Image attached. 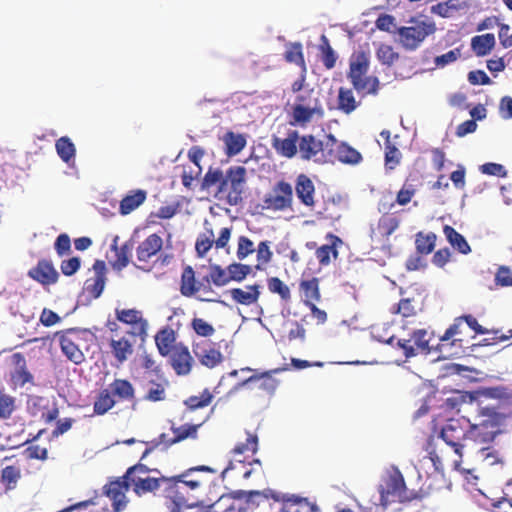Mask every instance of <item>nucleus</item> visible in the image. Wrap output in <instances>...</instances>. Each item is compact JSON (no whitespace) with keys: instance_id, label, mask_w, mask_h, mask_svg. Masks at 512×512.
<instances>
[{"instance_id":"nucleus-34","label":"nucleus","mask_w":512,"mask_h":512,"mask_svg":"<svg viewBox=\"0 0 512 512\" xmlns=\"http://www.w3.org/2000/svg\"><path fill=\"white\" fill-rule=\"evenodd\" d=\"M360 102H358L353 94L352 89L340 87L337 97V109L342 113L349 115L354 112Z\"/></svg>"},{"instance_id":"nucleus-6","label":"nucleus","mask_w":512,"mask_h":512,"mask_svg":"<svg viewBox=\"0 0 512 512\" xmlns=\"http://www.w3.org/2000/svg\"><path fill=\"white\" fill-rule=\"evenodd\" d=\"M504 416L495 407H480L478 411V422L472 424L475 438L483 436L484 441H493L500 433V426Z\"/></svg>"},{"instance_id":"nucleus-38","label":"nucleus","mask_w":512,"mask_h":512,"mask_svg":"<svg viewBox=\"0 0 512 512\" xmlns=\"http://www.w3.org/2000/svg\"><path fill=\"white\" fill-rule=\"evenodd\" d=\"M443 232L449 243L460 253L468 254L471 251V248L464 236L457 232L452 226L445 225Z\"/></svg>"},{"instance_id":"nucleus-24","label":"nucleus","mask_w":512,"mask_h":512,"mask_svg":"<svg viewBox=\"0 0 512 512\" xmlns=\"http://www.w3.org/2000/svg\"><path fill=\"white\" fill-rule=\"evenodd\" d=\"M164 480H167V477L133 476L132 479H129V482L130 485H133V491L138 496L155 492L158 489L161 490V495L163 496Z\"/></svg>"},{"instance_id":"nucleus-60","label":"nucleus","mask_w":512,"mask_h":512,"mask_svg":"<svg viewBox=\"0 0 512 512\" xmlns=\"http://www.w3.org/2000/svg\"><path fill=\"white\" fill-rule=\"evenodd\" d=\"M255 252L254 243L247 236H240L238 238V247H237V258L239 260H244L249 255Z\"/></svg>"},{"instance_id":"nucleus-54","label":"nucleus","mask_w":512,"mask_h":512,"mask_svg":"<svg viewBox=\"0 0 512 512\" xmlns=\"http://www.w3.org/2000/svg\"><path fill=\"white\" fill-rule=\"evenodd\" d=\"M258 450V437L255 434L248 433L246 441L244 443H238L232 449L233 455L244 454L246 452H251L255 454Z\"/></svg>"},{"instance_id":"nucleus-41","label":"nucleus","mask_w":512,"mask_h":512,"mask_svg":"<svg viewBox=\"0 0 512 512\" xmlns=\"http://www.w3.org/2000/svg\"><path fill=\"white\" fill-rule=\"evenodd\" d=\"M17 410V400L14 396L5 392L4 388H0V419L8 420Z\"/></svg>"},{"instance_id":"nucleus-43","label":"nucleus","mask_w":512,"mask_h":512,"mask_svg":"<svg viewBox=\"0 0 512 512\" xmlns=\"http://www.w3.org/2000/svg\"><path fill=\"white\" fill-rule=\"evenodd\" d=\"M353 88L364 95H377L380 89V81L376 76H365L359 79L358 84H352Z\"/></svg>"},{"instance_id":"nucleus-37","label":"nucleus","mask_w":512,"mask_h":512,"mask_svg":"<svg viewBox=\"0 0 512 512\" xmlns=\"http://www.w3.org/2000/svg\"><path fill=\"white\" fill-rule=\"evenodd\" d=\"M420 310V307L413 298H402L399 303L393 307L391 312L400 314L405 324H407L410 322L408 319L416 317Z\"/></svg>"},{"instance_id":"nucleus-2","label":"nucleus","mask_w":512,"mask_h":512,"mask_svg":"<svg viewBox=\"0 0 512 512\" xmlns=\"http://www.w3.org/2000/svg\"><path fill=\"white\" fill-rule=\"evenodd\" d=\"M134 385L127 379L115 378L105 389H102L93 404L95 415H104L117 403L135 402Z\"/></svg>"},{"instance_id":"nucleus-36","label":"nucleus","mask_w":512,"mask_h":512,"mask_svg":"<svg viewBox=\"0 0 512 512\" xmlns=\"http://www.w3.org/2000/svg\"><path fill=\"white\" fill-rule=\"evenodd\" d=\"M175 332L171 328H163L155 336V343L159 353L162 356L169 355L175 347Z\"/></svg>"},{"instance_id":"nucleus-49","label":"nucleus","mask_w":512,"mask_h":512,"mask_svg":"<svg viewBox=\"0 0 512 512\" xmlns=\"http://www.w3.org/2000/svg\"><path fill=\"white\" fill-rule=\"evenodd\" d=\"M436 235L434 233L424 234L419 232L416 234L415 245L417 252L422 255L430 254L435 247Z\"/></svg>"},{"instance_id":"nucleus-39","label":"nucleus","mask_w":512,"mask_h":512,"mask_svg":"<svg viewBox=\"0 0 512 512\" xmlns=\"http://www.w3.org/2000/svg\"><path fill=\"white\" fill-rule=\"evenodd\" d=\"M381 136L386 138V141H385V166L388 169L392 170L400 163L401 152L395 145H393L391 143L389 131H382Z\"/></svg>"},{"instance_id":"nucleus-33","label":"nucleus","mask_w":512,"mask_h":512,"mask_svg":"<svg viewBox=\"0 0 512 512\" xmlns=\"http://www.w3.org/2000/svg\"><path fill=\"white\" fill-rule=\"evenodd\" d=\"M496 40L492 33L474 36L471 39V48L478 57L488 55L495 47Z\"/></svg>"},{"instance_id":"nucleus-18","label":"nucleus","mask_w":512,"mask_h":512,"mask_svg":"<svg viewBox=\"0 0 512 512\" xmlns=\"http://www.w3.org/2000/svg\"><path fill=\"white\" fill-rule=\"evenodd\" d=\"M335 158L345 164H358L362 160V155L356 149L351 147L345 142H337L336 138L332 135H326V148H329V154L334 151Z\"/></svg>"},{"instance_id":"nucleus-47","label":"nucleus","mask_w":512,"mask_h":512,"mask_svg":"<svg viewBox=\"0 0 512 512\" xmlns=\"http://www.w3.org/2000/svg\"><path fill=\"white\" fill-rule=\"evenodd\" d=\"M10 382L13 389L23 388L26 384L34 385V377L27 367H22L11 372Z\"/></svg>"},{"instance_id":"nucleus-50","label":"nucleus","mask_w":512,"mask_h":512,"mask_svg":"<svg viewBox=\"0 0 512 512\" xmlns=\"http://www.w3.org/2000/svg\"><path fill=\"white\" fill-rule=\"evenodd\" d=\"M400 220L393 215H383L380 217L377 225V230L382 237H389L399 227Z\"/></svg>"},{"instance_id":"nucleus-15","label":"nucleus","mask_w":512,"mask_h":512,"mask_svg":"<svg viewBox=\"0 0 512 512\" xmlns=\"http://www.w3.org/2000/svg\"><path fill=\"white\" fill-rule=\"evenodd\" d=\"M115 316L119 322L130 326L126 332L139 336L142 340L147 336L148 321L142 312L137 309H115Z\"/></svg>"},{"instance_id":"nucleus-28","label":"nucleus","mask_w":512,"mask_h":512,"mask_svg":"<svg viewBox=\"0 0 512 512\" xmlns=\"http://www.w3.org/2000/svg\"><path fill=\"white\" fill-rule=\"evenodd\" d=\"M204 282H198L193 268L186 266L181 274L180 292L185 297H192L202 289L205 291L210 290V286L205 285Z\"/></svg>"},{"instance_id":"nucleus-25","label":"nucleus","mask_w":512,"mask_h":512,"mask_svg":"<svg viewBox=\"0 0 512 512\" xmlns=\"http://www.w3.org/2000/svg\"><path fill=\"white\" fill-rule=\"evenodd\" d=\"M261 285H247L245 288H232L228 291L234 303L243 306L257 304L261 295Z\"/></svg>"},{"instance_id":"nucleus-3","label":"nucleus","mask_w":512,"mask_h":512,"mask_svg":"<svg viewBox=\"0 0 512 512\" xmlns=\"http://www.w3.org/2000/svg\"><path fill=\"white\" fill-rule=\"evenodd\" d=\"M408 24L397 29L399 43L408 51L418 49L425 39L436 31L435 23L429 19L412 17Z\"/></svg>"},{"instance_id":"nucleus-13","label":"nucleus","mask_w":512,"mask_h":512,"mask_svg":"<svg viewBox=\"0 0 512 512\" xmlns=\"http://www.w3.org/2000/svg\"><path fill=\"white\" fill-rule=\"evenodd\" d=\"M55 337H58L61 351L69 361L76 365L85 361V355L78 345L80 336L76 329L71 328L64 331H58L55 333Z\"/></svg>"},{"instance_id":"nucleus-59","label":"nucleus","mask_w":512,"mask_h":512,"mask_svg":"<svg viewBox=\"0 0 512 512\" xmlns=\"http://www.w3.org/2000/svg\"><path fill=\"white\" fill-rule=\"evenodd\" d=\"M191 327L201 337H210L215 333V328L202 318L192 319Z\"/></svg>"},{"instance_id":"nucleus-52","label":"nucleus","mask_w":512,"mask_h":512,"mask_svg":"<svg viewBox=\"0 0 512 512\" xmlns=\"http://www.w3.org/2000/svg\"><path fill=\"white\" fill-rule=\"evenodd\" d=\"M267 286L271 293L278 294L280 298L288 302L291 299L290 288L278 277H270L267 279Z\"/></svg>"},{"instance_id":"nucleus-44","label":"nucleus","mask_w":512,"mask_h":512,"mask_svg":"<svg viewBox=\"0 0 512 512\" xmlns=\"http://www.w3.org/2000/svg\"><path fill=\"white\" fill-rule=\"evenodd\" d=\"M225 180V175L219 168L210 167L201 183L202 189H209L212 186L218 184V192L223 193L224 189H222V182Z\"/></svg>"},{"instance_id":"nucleus-11","label":"nucleus","mask_w":512,"mask_h":512,"mask_svg":"<svg viewBox=\"0 0 512 512\" xmlns=\"http://www.w3.org/2000/svg\"><path fill=\"white\" fill-rule=\"evenodd\" d=\"M325 150L329 151V148H326V142L317 139L314 135H299L298 153L302 160L323 162L327 158Z\"/></svg>"},{"instance_id":"nucleus-56","label":"nucleus","mask_w":512,"mask_h":512,"mask_svg":"<svg viewBox=\"0 0 512 512\" xmlns=\"http://www.w3.org/2000/svg\"><path fill=\"white\" fill-rule=\"evenodd\" d=\"M227 268H228L227 275L229 276L230 281L241 282L251 272V267L249 265L241 264V263H232V264L228 265Z\"/></svg>"},{"instance_id":"nucleus-20","label":"nucleus","mask_w":512,"mask_h":512,"mask_svg":"<svg viewBox=\"0 0 512 512\" xmlns=\"http://www.w3.org/2000/svg\"><path fill=\"white\" fill-rule=\"evenodd\" d=\"M129 486V479H125L124 476L105 485V494L112 501L114 512H120L126 507L127 498L125 494L128 491Z\"/></svg>"},{"instance_id":"nucleus-1","label":"nucleus","mask_w":512,"mask_h":512,"mask_svg":"<svg viewBox=\"0 0 512 512\" xmlns=\"http://www.w3.org/2000/svg\"><path fill=\"white\" fill-rule=\"evenodd\" d=\"M196 472L216 473L210 466L199 465L190 467L179 475L164 480L165 505L170 512H181L183 509L203 507L198 492L206 484V480L195 476Z\"/></svg>"},{"instance_id":"nucleus-5","label":"nucleus","mask_w":512,"mask_h":512,"mask_svg":"<svg viewBox=\"0 0 512 512\" xmlns=\"http://www.w3.org/2000/svg\"><path fill=\"white\" fill-rule=\"evenodd\" d=\"M468 437L475 438L472 424L465 417L451 418L441 430V438L451 447L459 456L462 455V442Z\"/></svg>"},{"instance_id":"nucleus-63","label":"nucleus","mask_w":512,"mask_h":512,"mask_svg":"<svg viewBox=\"0 0 512 512\" xmlns=\"http://www.w3.org/2000/svg\"><path fill=\"white\" fill-rule=\"evenodd\" d=\"M480 395L487 399H508L509 392L508 389L502 386L498 387H488L482 389Z\"/></svg>"},{"instance_id":"nucleus-55","label":"nucleus","mask_w":512,"mask_h":512,"mask_svg":"<svg viewBox=\"0 0 512 512\" xmlns=\"http://www.w3.org/2000/svg\"><path fill=\"white\" fill-rule=\"evenodd\" d=\"M376 55L378 60L387 66H392L399 59V54L394 51L393 47L386 44L379 46Z\"/></svg>"},{"instance_id":"nucleus-16","label":"nucleus","mask_w":512,"mask_h":512,"mask_svg":"<svg viewBox=\"0 0 512 512\" xmlns=\"http://www.w3.org/2000/svg\"><path fill=\"white\" fill-rule=\"evenodd\" d=\"M193 353L198 361L207 368H214L223 362V355L217 343L201 340L193 344Z\"/></svg>"},{"instance_id":"nucleus-4","label":"nucleus","mask_w":512,"mask_h":512,"mask_svg":"<svg viewBox=\"0 0 512 512\" xmlns=\"http://www.w3.org/2000/svg\"><path fill=\"white\" fill-rule=\"evenodd\" d=\"M379 493L380 503L384 508L394 502L405 503L424 497L419 492L407 490L404 477L399 470L388 476L384 484L380 486Z\"/></svg>"},{"instance_id":"nucleus-26","label":"nucleus","mask_w":512,"mask_h":512,"mask_svg":"<svg viewBox=\"0 0 512 512\" xmlns=\"http://www.w3.org/2000/svg\"><path fill=\"white\" fill-rule=\"evenodd\" d=\"M171 365L178 375H187L192 368L193 358L186 346L175 345L170 353Z\"/></svg>"},{"instance_id":"nucleus-19","label":"nucleus","mask_w":512,"mask_h":512,"mask_svg":"<svg viewBox=\"0 0 512 512\" xmlns=\"http://www.w3.org/2000/svg\"><path fill=\"white\" fill-rule=\"evenodd\" d=\"M325 239L327 244L319 246L315 251V257L321 267H327L332 263V260H337L339 257V248L343 246V240L333 234L327 233Z\"/></svg>"},{"instance_id":"nucleus-30","label":"nucleus","mask_w":512,"mask_h":512,"mask_svg":"<svg viewBox=\"0 0 512 512\" xmlns=\"http://www.w3.org/2000/svg\"><path fill=\"white\" fill-rule=\"evenodd\" d=\"M304 305H312L321 301L320 280L316 277L303 279L299 283Z\"/></svg>"},{"instance_id":"nucleus-45","label":"nucleus","mask_w":512,"mask_h":512,"mask_svg":"<svg viewBox=\"0 0 512 512\" xmlns=\"http://www.w3.org/2000/svg\"><path fill=\"white\" fill-rule=\"evenodd\" d=\"M368 70V62L366 58L361 55L358 56L356 61L350 63L348 78L352 84H358L359 79L365 77Z\"/></svg>"},{"instance_id":"nucleus-57","label":"nucleus","mask_w":512,"mask_h":512,"mask_svg":"<svg viewBox=\"0 0 512 512\" xmlns=\"http://www.w3.org/2000/svg\"><path fill=\"white\" fill-rule=\"evenodd\" d=\"M417 192V188L414 184L405 181L401 189L396 195V203L400 206L407 205Z\"/></svg>"},{"instance_id":"nucleus-12","label":"nucleus","mask_w":512,"mask_h":512,"mask_svg":"<svg viewBox=\"0 0 512 512\" xmlns=\"http://www.w3.org/2000/svg\"><path fill=\"white\" fill-rule=\"evenodd\" d=\"M232 233L231 227H223L217 239H215L214 232L211 228H205L203 233H200L196 239L195 250L199 257H204L207 252L215 244L216 249L225 248L230 240Z\"/></svg>"},{"instance_id":"nucleus-27","label":"nucleus","mask_w":512,"mask_h":512,"mask_svg":"<svg viewBox=\"0 0 512 512\" xmlns=\"http://www.w3.org/2000/svg\"><path fill=\"white\" fill-rule=\"evenodd\" d=\"M295 192L300 202L309 208L315 205V186L306 174H299L295 181Z\"/></svg>"},{"instance_id":"nucleus-35","label":"nucleus","mask_w":512,"mask_h":512,"mask_svg":"<svg viewBox=\"0 0 512 512\" xmlns=\"http://www.w3.org/2000/svg\"><path fill=\"white\" fill-rule=\"evenodd\" d=\"M242 497L245 498L246 509L257 508L261 502H264L270 498L278 500V497L271 489H265L263 491L251 490V491H240Z\"/></svg>"},{"instance_id":"nucleus-48","label":"nucleus","mask_w":512,"mask_h":512,"mask_svg":"<svg viewBox=\"0 0 512 512\" xmlns=\"http://www.w3.org/2000/svg\"><path fill=\"white\" fill-rule=\"evenodd\" d=\"M57 154L66 163H69L75 157V146L70 138L63 136L55 144Z\"/></svg>"},{"instance_id":"nucleus-29","label":"nucleus","mask_w":512,"mask_h":512,"mask_svg":"<svg viewBox=\"0 0 512 512\" xmlns=\"http://www.w3.org/2000/svg\"><path fill=\"white\" fill-rule=\"evenodd\" d=\"M278 380L272 377L270 372H264L262 374H255L246 379L241 383L243 386H252L264 393L271 395L275 392L278 387Z\"/></svg>"},{"instance_id":"nucleus-8","label":"nucleus","mask_w":512,"mask_h":512,"mask_svg":"<svg viewBox=\"0 0 512 512\" xmlns=\"http://www.w3.org/2000/svg\"><path fill=\"white\" fill-rule=\"evenodd\" d=\"M432 339V334L426 329H416L409 338H402L397 341V346L403 351L404 356L409 359L418 354H429L431 348L429 343Z\"/></svg>"},{"instance_id":"nucleus-31","label":"nucleus","mask_w":512,"mask_h":512,"mask_svg":"<svg viewBox=\"0 0 512 512\" xmlns=\"http://www.w3.org/2000/svg\"><path fill=\"white\" fill-rule=\"evenodd\" d=\"M147 198V192L142 189L129 191L119 204V213L121 215H128L141 206Z\"/></svg>"},{"instance_id":"nucleus-21","label":"nucleus","mask_w":512,"mask_h":512,"mask_svg":"<svg viewBox=\"0 0 512 512\" xmlns=\"http://www.w3.org/2000/svg\"><path fill=\"white\" fill-rule=\"evenodd\" d=\"M28 276L43 286H49L57 283L59 273L51 261L41 259L36 266L28 271Z\"/></svg>"},{"instance_id":"nucleus-32","label":"nucleus","mask_w":512,"mask_h":512,"mask_svg":"<svg viewBox=\"0 0 512 512\" xmlns=\"http://www.w3.org/2000/svg\"><path fill=\"white\" fill-rule=\"evenodd\" d=\"M317 114L319 116L323 115V110L321 107H305L302 104H296L294 105L292 109L291 118L290 121L291 125H301L305 126L307 123H309L313 116Z\"/></svg>"},{"instance_id":"nucleus-9","label":"nucleus","mask_w":512,"mask_h":512,"mask_svg":"<svg viewBox=\"0 0 512 512\" xmlns=\"http://www.w3.org/2000/svg\"><path fill=\"white\" fill-rule=\"evenodd\" d=\"M293 188L285 181H279L271 193L265 195L263 208L273 211H284L292 207Z\"/></svg>"},{"instance_id":"nucleus-51","label":"nucleus","mask_w":512,"mask_h":512,"mask_svg":"<svg viewBox=\"0 0 512 512\" xmlns=\"http://www.w3.org/2000/svg\"><path fill=\"white\" fill-rule=\"evenodd\" d=\"M20 478L21 471L16 466H6L1 471V482L4 484L6 490L14 489Z\"/></svg>"},{"instance_id":"nucleus-46","label":"nucleus","mask_w":512,"mask_h":512,"mask_svg":"<svg viewBox=\"0 0 512 512\" xmlns=\"http://www.w3.org/2000/svg\"><path fill=\"white\" fill-rule=\"evenodd\" d=\"M228 268L223 269L220 265L213 264L210 265V272L209 275L204 277L203 281L209 285V282L211 281L214 285L221 287L230 282V278L227 275Z\"/></svg>"},{"instance_id":"nucleus-64","label":"nucleus","mask_w":512,"mask_h":512,"mask_svg":"<svg viewBox=\"0 0 512 512\" xmlns=\"http://www.w3.org/2000/svg\"><path fill=\"white\" fill-rule=\"evenodd\" d=\"M81 266V260L79 257H71L69 259L63 260L60 264L61 272L65 276L74 275Z\"/></svg>"},{"instance_id":"nucleus-22","label":"nucleus","mask_w":512,"mask_h":512,"mask_svg":"<svg viewBox=\"0 0 512 512\" xmlns=\"http://www.w3.org/2000/svg\"><path fill=\"white\" fill-rule=\"evenodd\" d=\"M271 145L279 156L291 159L298 154L299 133L290 130L285 138L273 136Z\"/></svg>"},{"instance_id":"nucleus-53","label":"nucleus","mask_w":512,"mask_h":512,"mask_svg":"<svg viewBox=\"0 0 512 512\" xmlns=\"http://www.w3.org/2000/svg\"><path fill=\"white\" fill-rule=\"evenodd\" d=\"M212 399H213V395L209 391V389H204L200 393V395L190 396L189 398H187L185 400L184 403L190 410H196V409L207 407L212 402Z\"/></svg>"},{"instance_id":"nucleus-17","label":"nucleus","mask_w":512,"mask_h":512,"mask_svg":"<svg viewBox=\"0 0 512 512\" xmlns=\"http://www.w3.org/2000/svg\"><path fill=\"white\" fill-rule=\"evenodd\" d=\"M163 240L156 234H150L136 248L137 267L143 270L150 268L151 259L162 249Z\"/></svg>"},{"instance_id":"nucleus-58","label":"nucleus","mask_w":512,"mask_h":512,"mask_svg":"<svg viewBox=\"0 0 512 512\" xmlns=\"http://www.w3.org/2000/svg\"><path fill=\"white\" fill-rule=\"evenodd\" d=\"M322 40L324 42V45L321 46V59L325 68L330 70L335 67L337 55L335 54L333 48L330 46L328 39L325 36H322Z\"/></svg>"},{"instance_id":"nucleus-40","label":"nucleus","mask_w":512,"mask_h":512,"mask_svg":"<svg viewBox=\"0 0 512 512\" xmlns=\"http://www.w3.org/2000/svg\"><path fill=\"white\" fill-rule=\"evenodd\" d=\"M284 59L288 63H294L302 68V71H306V64L302 49V44L300 42L289 43L286 46V51L284 53Z\"/></svg>"},{"instance_id":"nucleus-10","label":"nucleus","mask_w":512,"mask_h":512,"mask_svg":"<svg viewBox=\"0 0 512 512\" xmlns=\"http://www.w3.org/2000/svg\"><path fill=\"white\" fill-rule=\"evenodd\" d=\"M199 425L193 424H184L179 427H171V430L174 434L173 437H169L167 434L162 433L158 436V438L152 440L149 444L150 446L146 448L141 459H144L149 453L153 451L159 445H164L165 448L172 446L173 444L179 443L187 438H196L197 430Z\"/></svg>"},{"instance_id":"nucleus-42","label":"nucleus","mask_w":512,"mask_h":512,"mask_svg":"<svg viewBox=\"0 0 512 512\" xmlns=\"http://www.w3.org/2000/svg\"><path fill=\"white\" fill-rule=\"evenodd\" d=\"M223 140L226 146V154L228 156L237 155L246 145V139L244 136L234 132H227Z\"/></svg>"},{"instance_id":"nucleus-14","label":"nucleus","mask_w":512,"mask_h":512,"mask_svg":"<svg viewBox=\"0 0 512 512\" xmlns=\"http://www.w3.org/2000/svg\"><path fill=\"white\" fill-rule=\"evenodd\" d=\"M136 338L139 336L130 335L124 332L123 335L112 334L109 338V347L112 356L115 358L117 365H122L134 353V345Z\"/></svg>"},{"instance_id":"nucleus-61","label":"nucleus","mask_w":512,"mask_h":512,"mask_svg":"<svg viewBox=\"0 0 512 512\" xmlns=\"http://www.w3.org/2000/svg\"><path fill=\"white\" fill-rule=\"evenodd\" d=\"M166 397L165 387L162 383L151 382V387L147 391L144 399L150 402L163 401Z\"/></svg>"},{"instance_id":"nucleus-7","label":"nucleus","mask_w":512,"mask_h":512,"mask_svg":"<svg viewBox=\"0 0 512 512\" xmlns=\"http://www.w3.org/2000/svg\"><path fill=\"white\" fill-rule=\"evenodd\" d=\"M247 170L243 166H231L227 169L225 180L222 182L224 192L228 190L227 202L232 205H238L242 201V195L246 184Z\"/></svg>"},{"instance_id":"nucleus-23","label":"nucleus","mask_w":512,"mask_h":512,"mask_svg":"<svg viewBox=\"0 0 512 512\" xmlns=\"http://www.w3.org/2000/svg\"><path fill=\"white\" fill-rule=\"evenodd\" d=\"M94 276L88 278L84 284V290L93 299H97L102 294L106 284L107 268L103 260H96L93 264Z\"/></svg>"},{"instance_id":"nucleus-62","label":"nucleus","mask_w":512,"mask_h":512,"mask_svg":"<svg viewBox=\"0 0 512 512\" xmlns=\"http://www.w3.org/2000/svg\"><path fill=\"white\" fill-rule=\"evenodd\" d=\"M495 283L501 287H512V270L508 266H500L495 274Z\"/></svg>"}]
</instances>
